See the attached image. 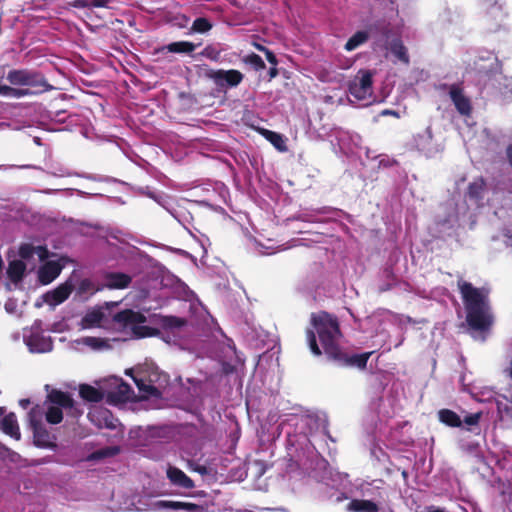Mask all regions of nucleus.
I'll return each instance as SVG.
<instances>
[{"mask_svg":"<svg viewBox=\"0 0 512 512\" xmlns=\"http://www.w3.org/2000/svg\"><path fill=\"white\" fill-rule=\"evenodd\" d=\"M312 329L306 330V338L311 352L315 356L322 354L317 341L315 333H317L319 340L322 344L324 352L333 359L341 358V351L339 348L340 330L336 319L326 312L312 315L311 317Z\"/></svg>","mask_w":512,"mask_h":512,"instance_id":"1","label":"nucleus"},{"mask_svg":"<svg viewBox=\"0 0 512 512\" xmlns=\"http://www.w3.org/2000/svg\"><path fill=\"white\" fill-rule=\"evenodd\" d=\"M485 2L487 5L491 6L490 14L494 20L491 30H497L504 18L502 6L498 3V0H485Z\"/></svg>","mask_w":512,"mask_h":512,"instance_id":"29","label":"nucleus"},{"mask_svg":"<svg viewBox=\"0 0 512 512\" xmlns=\"http://www.w3.org/2000/svg\"><path fill=\"white\" fill-rule=\"evenodd\" d=\"M439 420L451 427H460L461 419L460 417L453 411L449 409H442L438 412Z\"/></svg>","mask_w":512,"mask_h":512,"instance_id":"30","label":"nucleus"},{"mask_svg":"<svg viewBox=\"0 0 512 512\" xmlns=\"http://www.w3.org/2000/svg\"><path fill=\"white\" fill-rule=\"evenodd\" d=\"M209 77L220 88L238 86L243 80V74L238 70H215L211 71Z\"/></svg>","mask_w":512,"mask_h":512,"instance_id":"12","label":"nucleus"},{"mask_svg":"<svg viewBox=\"0 0 512 512\" xmlns=\"http://www.w3.org/2000/svg\"><path fill=\"white\" fill-rule=\"evenodd\" d=\"M506 237H507V241H506V243H507L508 245H512V236H508V235H506Z\"/></svg>","mask_w":512,"mask_h":512,"instance_id":"57","label":"nucleus"},{"mask_svg":"<svg viewBox=\"0 0 512 512\" xmlns=\"http://www.w3.org/2000/svg\"><path fill=\"white\" fill-rule=\"evenodd\" d=\"M4 413H5V408L4 407H0V417L3 418Z\"/></svg>","mask_w":512,"mask_h":512,"instance_id":"58","label":"nucleus"},{"mask_svg":"<svg viewBox=\"0 0 512 512\" xmlns=\"http://www.w3.org/2000/svg\"><path fill=\"white\" fill-rule=\"evenodd\" d=\"M390 52L400 61L404 63L409 62L407 50L400 40H394L390 44Z\"/></svg>","mask_w":512,"mask_h":512,"instance_id":"33","label":"nucleus"},{"mask_svg":"<svg viewBox=\"0 0 512 512\" xmlns=\"http://www.w3.org/2000/svg\"><path fill=\"white\" fill-rule=\"evenodd\" d=\"M296 427L299 433L294 435L288 433L289 443L297 448L308 449L312 444L309 435H312L314 429L318 427L317 421L311 416H302L297 420Z\"/></svg>","mask_w":512,"mask_h":512,"instance_id":"10","label":"nucleus"},{"mask_svg":"<svg viewBox=\"0 0 512 512\" xmlns=\"http://www.w3.org/2000/svg\"><path fill=\"white\" fill-rule=\"evenodd\" d=\"M368 33L365 31H358L345 44L347 51H353L360 45L364 44L368 40Z\"/></svg>","mask_w":512,"mask_h":512,"instance_id":"32","label":"nucleus"},{"mask_svg":"<svg viewBox=\"0 0 512 512\" xmlns=\"http://www.w3.org/2000/svg\"><path fill=\"white\" fill-rule=\"evenodd\" d=\"M107 383L109 385L107 394L111 400L116 402H125L131 399L133 391L121 378L111 377L107 380Z\"/></svg>","mask_w":512,"mask_h":512,"instance_id":"13","label":"nucleus"},{"mask_svg":"<svg viewBox=\"0 0 512 512\" xmlns=\"http://www.w3.org/2000/svg\"><path fill=\"white\" fill-rule=\"evenodd\" d=\"M264 53L266 55L267 61L275 66L277 64V59H276L275 55L268 49L265 50Z\"/></svg>","mask_w":512,"mask_h":512,"instance_id":"48","label":"nucleus"},{"mask_svg":"<svg viewBox=\"0 0 512 512\" xmlns=\"http://www.w3.org/2000/svg\"><path fill=\"white\" fill-rule=\"evenodd\" d=\"M110 2H111V0H92L90 2V4H91V7L102 8V7H107Z\"/></svg>","mask_w":512,"mask_h":512,"instance_id":"46","label":"nucleus"},{"mask_svg":"<svg viewBox=\"0 0 512 512\" xmlns=\"http://www.w3.org/2000/svg\"><path fill=\"white\" fill-rule=\"evenodd\" d=\"M80 396L90 402H99L103 399L104 393L90 385H81L79 389Z\"/></svg>","mask_w":512,"mask_h":512,"instance_id":"28","label":"nucleus"},{"mask_svg":"<svg viewBox=\"0 0 512 512\" xmlns=\"http://www.w3.org/2000/svg\"><path fill=\"white\" fill-rule=\"evenodd\" d=\"M131 283V277L124 273H108L104 279V286L109 289H124Z\"/></svg>","mask_w":512,"mask_h":512,"instance_id":"23","label":"nucleus"},{"mask_svg":"<svg viewBox=\"0 0 512 512\" xmlns=\"http://www.w3.org/2000/svg\"><path fill=\"white\" fill-rule=\"evenodd\" d=\"M466 312L467 322L475 332L488 330L493 323V315L488 303V291L475 288L465 281H458Z\"/></svg>","mask_w":512,"mask_h":512,"instance_id":"2","label":"nucleus"},{"mask_svg":"<svg viewBox=\"0 0 512 512\" xmlns=\"http://www.w3.org/2000/svg\"><path fill=\"white\" fill-rule=\"evenodd\" d=\"M172 321L174 322V324H175L176 326H181V325H182V322H181V320H179V319L174 318Z\"/></svg>","mask_w":512,"mask_h":512,"instance_id":"56","label":"nucleus"},{"mask_svg":"<svg viewBox=\"0 0 512 512\" xmlns=\"http://www.w3.org/2000/svg\"><path fill=\"white\" fill-rule=\"evenodd\" d=\"M374 73L361 69L349 82V94L355 100L365 101V105L374 101L372 78Z\"/></svg>","mask_w":512,"mask_h":512,"instance_id":"7","label":"nucleus"},{"mask_svg":"<svg viewBox=\"0 0 512 512\" xmlns=\"http://www.w3.org/2000/svg\"><path fill=\"white\" fill-rule=\"evenodd\" d=\"M19 404H20L21 407L27 408L29 406V404H30V400L29 399H21L19 401Z\"/></svg>","mask_w":512,"mask_h":512,"instance_id":"50","label":"nucleus"},{"mask_svg":"<svg viewBox=\"0 0 512 512\" xmlns=\"http://www.w3.org/2000/svg\"><path fill=\"white\" fill-rule=\"evenodd\" d=\"M383 115H396V112L394 111H391V110H385L383 111L382 113Z\"/></svg>","mask_w":512,"mask_h":512,"instance_id":"55","label":"nucleus"},{"mask_svg":"<svg viewBox=\"0 0 512 512\" xmlns=\"http://www.w3.org/2000/svg\"><path fill=\"white\" fill-rule=\"evenodd\" d=\"M91 285H92V283L89 280L84 279L80 283V289L82 291H88L90 289Z\"/></svg>","mask_w":512,"mask_h":512,"instance_id":"49","label":"nucleus"},{"mask_svg":"<svg viewBox=\"0 0 512 512\" xmlns=\"http://www.w3.org/2000/svg\"><path fill=\"white\" fill-rule=\"evenodd\" d=\"M203 54L212 59V60H218L219 56H220V52L219 51H216L215 48L213 47H206L203 51Z\"/></svg>","mask_w":512,"mask_h":512,"instance_id":"43","label":"nucleus"},{"mask_svg":"<svg viewBox=\"0 0 512 512\" xmlns=\"http://www.w3.org/2000/svg\"><path fill=\"white\" fill-rule=\"evenodd\" d=\"M23 341L31 353H48L53 349L52 338L44 333L41 320L23 330Z\"/></svg>","mask_w":512,"mask_h":512,"instance_id":"5","label":"nucleus"},{"mask_svg":"<svg viewBox=\"0 0 512 512\" xmlns=\"http://www.w3.org/2000/svg\"><path fill=\"white\" fill-rule=\"evenodd\" d=\"M254 47H255L257 50L262 51V52H265V50H267V48H265L263 45L258 44V43H254Z\"/></svg>","mask_w":512,"mask_h":512,"instance_id":"51","label":"nucleus"},{"mask_svg":"<svg viewBox=\"0 0 512 512\" xmlns=\"http://www.w3.org/2000/svg\"><path fill=\"white\" fill-rule=\"evenodd\" d=\"M196 46L188 41H179L168 44L164 49L171 53H192Z\"/></svg>","mask_w":512,"mask_h":512,"instance_id":"31","label":"nucleus"},{"mask_svg":"<svg viewBox=\"0 0 512 512\" xmlns=\"http://www.w3.org/2000/svg\"><path fill=\"white\" fill-rule=\"evenodd\" d=\"M149 369L151 371L147 375L148 383H146L144 379H134V381L139 391L142 393V396L158 397L161 394L160 390L168 384V376L159 371L157 367L151 366Z\"/></svg>","mask_w":512,"mask_h":512,"instance_id":"9","label":"nucleus"},{"mask_svg":"<svg viewBox=\"0 0 512 512\" xmlns=\"http://www.w3.org/2000/svg\"><path fill=\"white\" fill-rule=\"evenodd\" d=\"M349 512H378V506L370 501L363 499H354L347 505Z\"/></svg>","mask_w":512,"mask_h":512,"instance_id":"27","label":"nucleus"},{"mask_svg":"<svg viewBox=\"0 0 512 512\" xmlns=\"http://www.w3.org/2000/svg\"><path fill=\"white\" fill-rule=\"evenodd\" d=\"M245 61L252 65L257 70H262L265 68V63L263 59L257 54H250L246 57Z\"/></svg>","mask_w":512,"mask_h":512,"instance_id":"41","label":"nucleus"},{"mask_svg":"<svg viewBox=\"0 0 512 512\" xmlns=\"http://www.w3.org/2000/svg\"><path fill=\"white\" fill-rule=\"evenodd\" d=\"M75 288L72 278L65 283L59 285L56 289L49 291L43 295V301L51 307H55L64 302Z\"/></svg>","mask_w":512,"mask_h":512,"instance_id":"14","label":"nucleus"},{"mask_svg":"<svg viewBox=\"0 0 512 512\" xmlns=\"http://www.w3.org/2000/svg\"><path fill=\"white\" fill-rule=\"evenodd\" d=\"M166 475L170 483L179 488L192 489L195 486L193 480L177 467L169 465Z\"/></svg>","mask_w":512,"mask_h":512,"instance_id":"17","label":"nucleus"},{"mask_svg":"<svg viewBox=\"0 0 512 512\" xmlns=\"http://www.w3.org/2000/svg\"><path fill=\"white\" fill-rule=\"evenodd\" d=\"M0 428L1 430L14 438L15 440H19L21 437L18 422L16 415L14 413H9L0 420Z\"/></svg>","mask_w":512,"mask_h":512,"instance_id":"24","label":"nucleus"},{"mask_svg":"<svg viewBox=\"0 0 512 512\" xmlns=\"http://www.w3.org/2000/svg\"><path fill=\"white\" fill-rule=\"evenodd\" d=\"M266 138L277 150L281 152L287 150L286 141L282 135L276 132L267 131Z\"/></svg>","mask_w":512,"mask_h":512,"instance_id":"34","label":"nucleus"},{"mask_svg":"<svg viewBox=\"0 0 512 512\" xmlns=\"http://www.w3.org/2000/svg\"><path fill=\"white\" fill-rule=\"evenodd\" d=\"M7 80L12 85L29 86L35 83V75L27 70H11L7 74Z\"/></svg>","mask_w":512,"mask_h":512,"instance_id":"25","label":"nucleus"},{"mask_svg":"<svg viewBox=\"0 0 512 512\" xmlns=\"http://www.w3.org/2000/svg\"><path fill=\"white\" fill-rule=\"evenodd\" d=\"M370 355H371V352H367V353H363V354H359V355H353L348 360V363L350 365L357 366L358 368L363 369L366 367V364H367V361H368Z\"/></svg>","mask_w":512,"mask_h":512,"instance_id":"39","label":"nucleus"},{"mask_svg":"<svg viewBox=\"0 0 512 512\" xmlns=\"http://www.w3.org/2000/svg\"><path fill=\"white\" fill-rule=\"evenodd\" d=\"M402 475H403V477H404V478H406V477H407V472H406V471H403V472H402Z\"/></svg>","mask_w":512,"mask_h":512,"instance_id":"59","label":"nucleus"},{"mask_svg":"<svg viewBox=\"0 0 512 512\" xmlns=\"http://www.w3.org/2000/svg\"><path fill=\"white\" fill-rule=\"evenodd\" d=\"M34 444L41 448L55 449L56 444L53 441V437L46 429L45 425H40L32 428Z\"/></svg>","mask_w":512,"mask_h":512,"instance_id":"22","label":"nucleus"},{"mask_svg":"<svg viewBox=\"0 0 512 512\" xmlns=\"http://www.w3.org/2000/svg\"><path fill=\"white\" fill-rule=\"evenodd\" d=\"M481 414L480 413H473L465 417L464 423L469 426L477 425L480 420Z\"/></svg>","mask_w":512,"mask_h":512,"instance_id":"42","label":"nucleus"},{"mask_svg":"<svg viewBox=\"0 0 512 512\" xmlns=\"http://www.w3.org/2000/svg\"><path fill=\"white\" fill-rule=\"evenodd\" d=\"M449 96L454 103L457 111L462 115H469L471 112V105L469 99L463 94L459 86L452 85L449 89Z\"/></svg>","mask_w":512,"mask_h":512,"instance_id":"20","label":"nucleus"},{"mask_svg":"<svg viewBox=\"0 0 512 512\" xmlns=\"http://www.w3.org/2000/svg\"><path fill=\"white\" fill-rule=\"evenodd\" d=\"M27 94L26 90L14 89L0 83V95L22 97Z\"/></svg>","mask_w":512,"mask_h":512,"instance_id":"40","label":"nucleus"},{"mask_svg":"<svg viewBox=\"0 0 512 512\" xmlns=\"http://www.w3.org/2000/svg\"><path fill=\"white\" fill-rule=\"evenodd\" d=\"M154 509L158 511H184V512H203V507L194 503L159 500L154 503Z\"/></svg>","mask_w":512,"mask_h":512,"instance_id":"16","label":"nucleus"},{"mask_svg":"<svg viewBox=\"0 0 512 512\" xmlns=\"http://www.w3.org/2000/svg\"><path fill=\"white\" fill-rule=\"evenodd\" d=\"M269 74H270V77L273 78L277 75V69L276 68H271L270 71H269Z\"/></svg>","mask_w":512,"mask_h":512,"instance_id":"53","label":"nucleus"},{"mask_svg":"<svg viewBox=\"0 0 512 512\" xmlns=\"http://www.w3.org/2000/svg\"><path fill=\"white\" fill-rule=\"evenodd\" d=\"M472 394L473 397L479 402L491 401L495 396V392L491 388L487 387L482 388L479 391H474Z\"/></svg>","mask_w":512,"mask_h":512,"instance_id":"38","label":"nucleus"},{"mask_svg":"<svg viewBox=\"0 0 512 512\" xmlns=\"http://www.w3.org/2000/svg\"><path fill=\"white\" fill-rule=\"evenodd\" d=\"M443 213L438 215V225L440 232L449 234V230L454 228L465 216L467 207L465 203H456L454 199L449 200L442 206Z\"/></svg>","mask_w":512,"mask_h":512,"instance_id":"8","label":"nucleus"},{"mask_svg":"<svg viewBox=\"0 0 512 512\" xmlns=\"http://www.w3.org/2000/svg\"><path fill=\"white\" fill-rule=\"evenodd\" d=\"M298 219L302 220V221H313L312 219H310L306 214H302L298 217Z\"/></svg>","mask_w":512,"mask_h":512,"instance_id":"52","label":"nucleus"},{"mask_svg":"<svg viewBox=\"0 0 512 512\" xmlns=\"http://www.w3.org/2000/svg\"><path fill=\"white\" fill-rule=\"evenodd\" d=\"M45 404L47 405L45 418L49 424H59L63 420V411L73 417L82 414L70 395L59 390H51L47 395Z\"/></svg>","mask_w":512,"mask_h":512,"instance_id":"3","label":"nucleus"},{"mask_svg":"<svg viewBox=\"0 0 512 512\" xmlns=\"http://www.w3.org/2000/svg\"><path fill=\"white\" fill-rule=\"evenodd\" d=\"M72 5L75 8H89V7H91V4H90V2L88 0H75Z\"/></svg>","mask_w":512,"mask_h":512,"instance_id":"47","label":"nucleus"},{"mask_svg":"<svg viewBox=\"0 0 512 512\" xmlns=\"http://www.w3.org/2000/svg\"><path fill=\"white\" fill-rule=\"evenodd\" d=\"M108 411H103L102 415H103V419L105 420V425L106 427L110 428V429H115L116 428V420H114L112 417H109L108 415Z\"/></svg>","mask_w":512,"mask_h":512,"instance_id":"44","label":"nucleus"},{"mask_svg":"<svg viewBox=\"0 0 512 512\" xmlns=\"http://www.w3.org/2000/svg\"><path fill=\"white\" fill-rule=\"evenodd\" d=\"M106 320L105 312L101 308H94L83 316L80 326L82 329L103 327Z\"/></svg>","mask_w":512,"mask_h":512,"instance_id":"21","label":"nucleus"},{"mask_svg":"<svg viewBox=\"0 0 512 512\" xmlns=\"http://www.w3.org/2000/svg\"><path fill=\"white\" fill-rule=\"evenodd\" d=\"M475 69L486 75L499 71L500 64L495 54L488 50L479 51L474 61Z\"/></svg>","mask_w":512,"mask_h":512,"instance_id":"15","label":"nucleus"},{"mask_svg":"<svg viewBox=\"0 0 512 512\" xmlns=\"http://www.w3.org/2000/svg\"><path fill=\"white\" fill-rule=\"evenodd\" d=\"M4 308H5L7 313L13 314V313L16 312L17 303H16L15 300L9 299V300L6 301Z\"/></svg>","mask_w":512,"mask_h":512,"instance_id":"45","label":"nucleus"},{"mask_svg":"<svg viewBox=\"0 0 512 512\" xmlns=\"http://www.w3.org/2000/svg\"><path fill=\"white\" fill-rule=\"evenodd\" d=\"M195 470L201 474H204L206 472V468L202 466H198L197 468H195Z\"/></svg>","mask_w":512,"mask_h":512,"instance_id":"54","label":"nucleus"},{"mask_svg":"<svg viewBox=\"0 0 512 512\" xmlns=\"http://www.w3.org/2000/svg\"><path fill=\"white\" fill-rule=\"evenodd\" d=\"M19 255L22 260L11 261L8 267L9 277L13 281H17L22 278L26 269V265L31 260L36 259V261L32 263L31 268H33L37 262H43L45 259H47L49 252L44 246H34L32 244L25 243L20 246Z\"/></svg>","mask_w":512,"mask_h":512,"instance_id":"4","label":"nucleus"},{"mask_svg":"<svg viewBox=\"0 0 512 512\" xmlns=\"http://www.w3.org/2000/svg\"><path fill=\"white\" fill-rule=\"evenodd\" d=\"M113 320L119 329L130 330L136 338L149 335L150 329L143 325L146 322V317L140 312L131 309L123 310L115 314Z\"/></svg>","mask_w":512,"mask_h":512,"instance_id":"6","label":"nucleus"},{"mask_svg":"<svg viewBox=\"0 0 512 512\" xmlns=\"http://www.w3.org/2000/svg\"><path fill=\"white\" fill-rule=\"evenodd\" d=\"M413 143L415 148L427 157H433L443 150L442 144L433 138L430 127L417 133Z\"/></svg>","mask_w":512,"mask_h":512,"instance_id":"11","label":"nucleus"},{"mask_svg":"<svg viewBox=\"0 0 512 512\" xmlns=\"http://www.w3.org/2000/svg\"><path fill=\"white\" fill-rule=\"evenodd\" d=\"M62 270V265L55 260H49L45 262L38 271L39 281L46 285L51 283L55 278L58 277Z\"/></svg>","mask_w":512,"mask_h":512,"instance_id":"18","label":"nucleus"},{"mask_svg":"<svg viewBox=\"0 0 512 512\" xmlns=\"http://www.w3.org/2000/svg\"><path fill=\"white\" fill-rule=\"evenodd\" d=\"M43 411L39 406L32 408L28 414L29 423L31 428L43 425L42 422Z\"/></svg>","mask_w":512,"mask_h":512,"instance_id":"37","label":"nucleus"},{"mask_svg":"<svg viewBox=\"0 0 512 512\" xmlns=\"http://www.w3.org/2000/svg\"><path fill=\"white\" fill-rule=\"evenodd\" d=\"M486 194L487 187L485 180L482 177L476 178L469 184L467 196L469 200L473 201L477 206L483 205Z\"/></svg>","mask_w":512,"mask_h":512,"instance_id":"19","label":"nucleus"},{"mask_svg":"<svg viewBox=\"0 0 512 512\" xmlns=\"http://www.w3.org/2000/svg\"><path fill=\"white\" fill-rule=\"evenodd\" d=\"M74 344L84 345L94 351H100V350L110 348V345L108 344V342L106 340H104L102 338L90 337V336L81 337L79 339H76L74 341Z\"/></svg>","mask_w":512,"mask_h":512,"instance_id":"26","label":"nucleus"},{"mask_svg":"<svg viewBox=\"0 0 512 512\" xmlns=\"http://www.w3.org/2000/svg\"><path fill=\"white\" fill-rule=\"evenodd\" d=\"M149 196H150L151 198H153V199L157 200V199H156V197H155L153 194H149Z\"/></svg>","mask_w":512,"mask_h":512,"instance_id":"60","label":"nucleus"},{"mask_svg":"<svg viewBox=\"0 0 512 512\" xmlns=\"http://www.w3.org/2000/svg\"><path fill=\"white\" fill-rule=\"evenodd\" d=\"M118 453H119V448L116 446H111V447L102 448V449H99V450L93 452L89 458L91 460H97V459H102V458H106V457H111Z\"/></svg>","mask_w":512,"mask_h":512,"instance_id":"36","label":"nucleus"},{"mask_svg":"<svg viewBox=\"0 0 512 512\" xmlns=\"http://www.w3.org/2000/svg\"><path fill=\"white\" fill-rule=\"evenodd\" d=\"M212 28V23L204 17L196 18L192 24L191 32L206 33Z\"/></svg>","mask_w":512,"mask_h":512,"instance_id":"35","label":"nucleus"}]
</instances>
